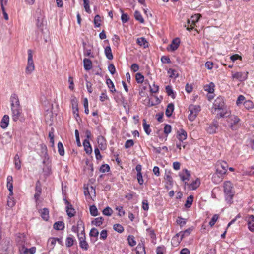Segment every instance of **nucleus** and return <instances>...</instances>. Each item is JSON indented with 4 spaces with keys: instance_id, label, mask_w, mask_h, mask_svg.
Instances as JSON below:
<instances>
[{
    "instance_id": "nucleus-43",
    "label": "nucleus",
    "mask_w": 254,
    "mask_h": 254,
    "mask_svg": "<svg viewBox=\"0 0 254 254\" xmlns=\"http://www.w3.org/2000/svg\"><path fill=\"white\" fill-rule=\"evenodd\" d=\"M90 212L92 216H96L98 215V210L95 205H92L90 207Z\"/></svg>"
},
{
    "instance_id": "nucleus-29",
    "label": "nucleus",
    "mask_w": 254,
    "mask_h": 254,
    "mask_svg": "<svg viewBox=\"0 0 254 254\" xmlns=\"http://www.w3.org/2000/svg\"><path fill=\"white\" fill-rule=\"evenodd\" d=\"M41 216L44 220H48L49 219V210L47 208H44L41 210Z\"/></svg>"
},
{
    "instance_id": "nucleus-54",
    "label": "nucleus",
    "mask_w": 254,
    "mask_h": 254,
    "mask_svg": "<svg viewBox=\"0 0 254 254\" xmlns=\"http://www.w3.org/2000/svg\"><path fill=\"white\" fill-rule=\"evenodd\" d=\"M7 1L8 0H0L1 6L3 11V16H8L4 8V5L6 4Z\"/></svg>"
},
{
    "instance_id": "nucleus-25",
    "label": "nucleus",
    "mask_w": 254,
    "mask_h": 254,
    "mask_svg": "<svg viewBox=\"0 0 254 254\" xmlns=\"http://www.w3.org/2000/svg\"><path fill=\"white\" fill-rule=\"evenodd\" d=\"M189 111L193 112L197 114L200 111V107L199 105H190L189 107Z\"/></svg>"
},
{
    "instance_id": "nucleus-19",
    "label": "nucleus",
    "mask_w": 254,
    "mask_h": 254,
    "mask_svg": "<svg viewBox=\"0 0 254 254\" xmlns=\"http://www.w3.org/2000/svg\"><path fill=\"white\" fill-rule=\"evenodd\" d=\"M83 64L84 69L88 71L92 68V63L90 59L85 58L83 60Z\"/></svg>"
},
{
    "instance_id": "nucleus-38",
    "label": "nucleus",
    "mask_w": 254,
    "mask_h": 254,
    "mask_svg": "<svg viewBox=\"0 0 254 254\" xmlns=\"http://www.w3.org/2000/svg\"><path fill=\"white\" fill-rule=\"evenodd\" d=\"M166 92L168 96H171L172 98H175V95L172 87L170 86H167L165 88Z\"/></svg>"
},
{
    "instance_id": "nucleus-22",
    "label": "nucleus",
    "mask_w": 254,
    "mask_h": 254,
    "mask_svg": "<svg viewBox=\"0 0 254 254\" xmlns=\"http://www.w3.org/2000/svg\"><path fill=\"white\" fill-rule=\"evenodd\" d=\"M138 45L140 46H143L144 48L148 47V42L143 37L138 38L136 41Z\"/></svg>"
},
{
    "instance_id": "nucleus-33",
    "label": "nucleus",
    "mask_w": 254,
    "mask_h": 254,
    "mask_svg": "<svg viewBox=\"0 0 254 254\" xmlns=\"http://www.w3.org/2000/svg\"><path fill=\"white\" fill-rule=\"evenodd\" d=\"M215 85L214 83L211 82L209 85H206L204 86V89L205 91L208 92L210 93H212L214 91Z\"/></svg>"
},
{
    "instance_id": "nucleus-49",
    "label": "nucleus",
    "mask_w": 254,
    "mask_h": 254,
    "mask_svg": "<svg viewBox=\"0 0 254 254\" xmlns=\"http://www.w3.org/2000/svg\"><path fill=\"white\" fill-rule=\"evenodd\" d=\"M112 213L113 210L109 207H107L103 210V214L106 216H110L112 215Z\"/></svg>"
},
{
    "instance_id": "nucleus-44",
    "label": "nucleus",
    "mask_w": 254,
    "mask_h": 254,
    "mask_svg": "<svg viewBox=\"0 0 254 254\" xmlns=\"http://www.w3.org/2000/svg\"><path fill=\"white\" fill-rule=\"evenodd\" d=\"M176 222L180 227H183L186 224V220L179 216L178 217L176 220Z\"/></svg>"
},
{
    "instance_id": "nucleus-28",
    "label": "nucleus",
    "mask_w": 254,
    "mask_h": 254,
    "mask_svg": "<svg viewBox=\"0 0 254 254\" xmlns=\"http://www.w3.org/2000/svg\"><path fill=\"white\" fill-rule=\"evenodd\" d=\"M200 180L197 178L196 180L193 181L190 185V188L191 190H195L199 187V186L200 185Z\"/></svg>"
},
{
    "instance_id": "nucleus-62",
    "label": "nucleus",
    "mask_w": 254,
    "mask_h": 254,
    "mask_svg": "<svg viewBox=\"0 0 254 254\" xmlns=\"http://www.w3.org/2000/svg\"><path fill=\"white\" fill-rule=\"evenodd\" d=\"M108 69L110 73L112 75L114 74L116 72V68L113 64H110L108 66Z\"/></svg>"
},
{
    "instance_id": "nucleus-24",
    "label": "nucleus",
    "mask_w": 254,
    "mask_h": 254,
    "mask_svg": "<svg viewBox=\"0 0 254 254\" xmlns=\"http://www.w3.org/2000/svg\"><path fill=\"white\" fill-rule=\"evenodd\" d=\"M53 228L57 230H62L64 228V223L63 221H58L54 223Z\"/></svg>"
},
{
    "instance_id": "nucleus-3",
    "label": "nucleus",
    "mask_w": 254,
    "mask_h": 254,
    "mask_svg": "<svg viewBox=\"0 0 254 254\" xmlns=\"http://www.w3.org/2000/svg\"><path fill=\"white\" fill-rule=\"evenodd\" d=\"M232 188V184L230 182L227 181L224 183V190L225 194L226 200L228 202L230 203H231L232 199L234 195Z\"/></svg>"
},
{
    "instance_id": "nucleus-55",
    "label": "nucleus",
    "mask_w": 254,
    "mask_h": 254,
    "mask_svg": "<svg viewBox=\"0 0 254 254\" xmlns=\"http://www.w3.org/2000/svg\"><path fill=\"white\" fill-rule=\"evenodd\" d=\"M86 88L88 90V92L89 93H91L93 92V88H92V84L91 82L88 81L86 79Z\"/></svg>"
},
{
    "instance_id": "nucleus-18",
    "label": "nucleus",
    "mask_w": 254,
    "mask_h": 254,
    "mask_svg": "<svg viewBox=\"0 0 254 254\" xmlns=\"http://www.w3.org/2000/svg\"><path fill=\"white\" fill-rule=\"evenodd\" d=\"M83 145L86 153L88 154H91L92 152V149L89 140L85 139L83 141Z\"/></svg>"
},
{
    "instance_id": "nucleus-5",
    "label": "nucleus",
    "mask_w": 254,
    "mask_h": 254,
    "mask_svg": "<svg viewBox=\"0 0 254 254\" xmlns=\"http://www.w3.org/2000/svg\"><path fill=\"white\" fill-rule=\"evenodd\" d=\"M35 66L33 60L32 51L31 49L28 50L27 65L25 69V72L27 74H30L34 70Z\"/></svg>"
},
{
    "instance_id": "nucleus-21",
    "label": "nucleus",
    "mask_w": 254,
    "mask_h": 254,
    "mask_svg": "<svg viewBox=\"0 0 254 254\" xmlns=\"http://www.w3.org/2000/svg\"><path fill=\"white\" fill-rule=\"evenodd\" d=\"M174 110V106L173 103H170L168 105L165 111V114L167 117H170Z\"/></svg>"
},
{
    "instance_id": "nucleus-64",
    "label": "nucleus",
    "mask_w": 254,
    "mask_h": 254,
    "mask_svg": "<svg viewBox=\"0 0 254 254\" xmlns=\"http://www.w3.org/2000/svg\"><path fill=\"white\" fill-rule=\"evenodd\" d=\"M142 209L145 211H147L149 209V206L148 201L147 200H144L142 202Z\"/></svg>"
},
{
    "instance_id": "nucleus-27",
    "label": "nucleus",
    "mask_w": 254,
    "mask_h": 254,
    "mask_svg": "<svg viewBox=\"0 0 254 254\" xmlns=\"http://www.w3.org/2000/svg\"><path fill=\"white\" fill-rule=\"evenodd\" d=\"M103 221L104 218L102 217H99L94 219V220L92 221V224L96 226H100L103 224Z\"/></svg>"
},
{
    "instance_id": "nucleus-23",
    "label": "nucleus",
    "mask_w": 254,
    "mask_h": 254,
    "mask_svg": "<svg viewBox=\"0 0 254 254\" xmlns=\"http://www.w3.org/2000/svg\"><path fill=\"white\" fill-rule=\"evenodd\" d=\"M105 54L107 58L109 60H112L113 56L112 53V50L110 46H107L105 48Z\"/></svg>"
},
{
    "instance_id": "nucleus-45",
    "label": "nucleus",
    "mask_w": 254,
    "mask_h": 254,
    "mask_svg": "<svg viewBox=\"0 0 254 254\" xmlns=\"http://www.w3.org/2000/svg\"><path fill=\"white\" fill-rule=\"evenodd\" d=\"M15 204V201L13 197L8 196L7 205L10 208L13 207Z\"/></svg>"
},
{
    "instance_id": "nucleus-42",
    "label": "nucleus",
    "mask_w": 254,
    "mask_h": 254,
    "mask_svg": "<svg viewBox=\"0 0 254 254\" xmlns=\"http://www.w3.org/2000/svg\"><path fill=\"white\" fill-rule=\"evenodd\" d=\"M114 229L118 233H121L124 230V227L119 224H115L113 226Z\"/></svg>"
},
{
    "instance_id": "nucleus-48",
    "label": "nucleus",
    "mask_w": 254,
    "mask_h": 254,
    "mask_svg": "<svg viewBox=\"0 0 254 254\" xmlns=\"http://www.w3.org/2000/svg\"><path fill=\"white\" fill-rule=\"evenodd\" d=\"M244 106L247 109H250L253 108V102L250 100H247L244 102Z\"/></svg>"
},
{
    "instance_id": "nucleus-10",
    "label": "nucleus",
    "mask_w": 254,
    "mask_h": 254,
    "mask_svg": "<svg viewBox=\"0 0 254 254\" xmlns=\"http://www.w3.org/2000/svg\"><path fill=\"white\" fill-rule=\"evenodd\" d=\"M200 17H191V19L187 20L188 26L187 30L190 31L193 28V25H195V23L198 22Z\"/></svg>"
},
{
    "instance_id": "nucleus-35",
    "label": "nucleus",
    "mask_w": 254,
    "mask_h": 254,
    "mask_svg": "<svg viewBox=\"0 0 254 254\" xmlns=\"http://www.w3.org/2000/svg\"><path fill=\"white\" fill-rule=\"evenodd\" d=\"M143 126L145 133L147 135H149L151 131L150 129V125L149 124H147L145 119L143 120Z\"/></svg>"
},
{
    "instance_id": "nucleus-53",
    "label": "nucleus",
    "mask_w": 254,
    "mask_h": 254,
    "mask_svg": "<svg viewBox=\"0 0 254 254\" xmlns=\"http://www.w3.org/2000/svg\"><path fill=\"white\" fill-rule=\"evenodd\" d=\"M219 218V216L217 214H215L213 216L211 221L209 222V225L212 227L214 225L215 223L217 221Z\"/></svg>"
},
{
    "instance_id": "nucleus-11",
    "label": "nucleus",
    "mask_w": 254,
    "mask_h": 254,
    "mask_svg": "<svg viewBox=\"0 0 254 254\" xmlns=\"http://www.w3.org/2000/svg\"><path fill=\"white\" fill-rule=\"evenodd\" d=\"M65 204H67L66 207V213L69 217H72L74 216L75 213V209L73 208L72 205L66 199H64Z\"/></svg>"
},
{
    "instance_id": "nucleus-34",
    "label": "nucleus",
    "mask_w": 254,
    "mask_h": 254,
    "mask_svg": "<svg viewBox=\"0 0 254 254\" xmlns=\"http://www.w3.org/2000/svg\"><path fill=\"white\" fill-rule=\"evenodd\" d=\"M14 165L17 170L21 168V161L18 154H16L14 157Z\"/></svg>"
},
{
    "instance_id": "nucleus-4",
    "label": "nucleus",
    "mask_w": 254,
    "mask_h": 254,
    "mask_svg": "<svg viewBox=\"0 0 254 254\" xmlns=\"http://www.w3.org/2000/svg\"><path fill=\"white\" fill-rule=\"evenodd\" d=\"M227 122L229 123V127L233 130H236L240 127L239 123L240 122V119L237 116L234 115L229 116Z\"/></svg>"
},
{
    "instance_id": "nucleus-32",
    "label": "nucleus",
    "mask_w": 254,
    "mask_h": 254,
    "mask_svg": "<svg viewBox=\"0 0 254 254\" xmlns=\"http://www.w3.org/2000/svg\"><path fill=\"white\" fill-rule=\"evenodd\" d=\"M106 84H107L111 92L113 93L114 92H116V90L115 88L114 84L110 79L109 78L106 80Z\"/></svg>"
},
{
    "instance_id": "nucleus-14",
    "label": "nucleus",
    "mask_w": 254,
    "mask_h": 254,
    "mask_svg": "<svg viewBox=\"0 0 254 254\" xmlns=\"http://www.w3.org/2000/svg\"><path fill=\"white\" fill-rule=\"evenodd\" d=\"M180 42V41L178 38H176L173 39L171 42V44H170L167 47V50L168 51L171 50V51L176 50L178 48Z\"/></svg>"
},
{
    "instance_id": "nucleus-31",
    "label": "nucleus",
    "mask_w": 254,
    "mask_h": 254,
    "mask_svg": "<svg viewBox=\"0 0 254 254\" xmlns=\"http://www.w3.org/2000/svg\"><path fill=\"white\" fill-rule=\"evenodd\" d=\"M75 239L73 237H67L65 240V245L67 247H71L74 244Z\"/></svg>"
},
{
    "instance_id": "nucleus-30",
    "label": "nucleus",
    "mask_w": 254,
    "mask_h": 254,
    "mask_svg": "<svg viewBox=\"0 0 254 254\" xmlns=\"http://www.w3.org/2000/svg\"><path fill=\"white\" fill-rule=\"evenodd\" d=\"M79 230H81V233H85V226L83 221L81 219H79L77 222L76 225Z\"/></svg>"
},
{
    "instance_id": "nucleus-50",
    "label": "nucleus",
    "mask_w": 254,
    "mask_h": 254,
    "mask_svg": "<svg viewBox=\"0 0 254 254\" xmlns=\"http://www.w3.org/2000/svg\"><path fill=\"white\" fill-rule=\"evenodd\" d=\"M99 235V231L95 228H93L91 229L89 235L90 237H97Z\"/></svg>"
},
{
    "instance_id": "nucleus-20",
    "label": "nucleus",
    "mask_w": 254,
    "mask_h": 254,
    "mask_svg": "<svg viewBox=\"0 0 254 254\" xmlns=\"http://www.w3.org/2000/svg\"><path fill=\"white\" fill-rule=\"evenodd\" d=\"M135 250L136 254H146L145 246L142 243H139Z\"/></svg>"
},
{
    "instance_id": "nucleus-17",
    "label": "nucleus",
    "mask_w": 254,
    "mask_h": 254,
    "mask_svg": "<svg viewBox=\"0 0 254 254\" xmlns=\"http://www.w3.org/2000/svg\"><path fill=\"white\" fill-rule=\"evenodd\" d=\"M9 116L7 115H5L3 117V118L1 121V122H0L1 127L3 129L6 128L9 124Z\"/></svg>"
},
{
    "instance_id": "nucleus-60",
    "label": "nucleus",
    "mask_w": 254,
    "mask_h": 254,
    "mask_svg": "<svg viewBox=\"0 0 254 254\" xmlns=\"http://www.w3.org/2000/svg\"><path fill=\"white\" fill-rule=\"evenodd\" d=\"M137 179L139 185H142L143 184L144 181L141 173H137Z\"/></svg>"
},
{
    "instance_id": "nucleus-61",
    "label": "nucleus",
    "mask_w": 254,
    "mask_h": 254,
    "mask_svg": "<svg viewBox=\"0 0 254 254\" xmlns=\"http://www.w3.org/2000/svg\"><path fill=\"white\" fill-rule=\"evenodd\" d=\"M168 73L170 74V76L172 78H176L178 77V74H176V71L173 69H169L168 71Z\"/></svg>"
},
{
    "instance_id": "nucleus-2",
    "label": "nucleus",
    "mask_w": 254,
    "mask_h": 254,
    "mask_svg": "<svg viewBox=\"0 0 254 254\" xmlns=\"http://www.w3.org/2000/svg\"><path fill=\"white\" fill-rule=\"evenodd\" d=\"M228 167V164L225 161H219L217 162L216 173L212 176L214 182L217 183L222 180L223 176L227 172Z\"/></svg>"
},
{
    "instance_id": "nucleus-12",
    "label": "nucleus",
    "mask_w": 254,
    "mask_h": 254,
    "mask_svg": "<svg viewBox=\"0 0 254 254\" xmlns=\"http://www.w3.org/2000/svg\"><path fill=\"white\" fill-rule=\"evenodd\" d=\"M16 243L18 247L25 245V236L23 234H18L16 235L15 239Z\"/></svg>"
},
{
    "instance_id": "nucleus-7",
    "label": "nucleus",
    "mask_w": 254,
    "mask_h": 254,
    "mask_svg": "<svg viewBox=\"0 0 254 254\" xmlns=\"http://www.w3.org/2000/svg\"><path fill=\"white\" fill-rule=\"evenodd\" d=\"M192 230L191 228H189L184 231L180 232L173 238L172 240L174 241L177 239V243H179L185 236L189 235Z\"/></svg>"
},
{
    "instance_id": "nucleus-41",
    "label": "nucleus",
    "mask_w": 254,
    "mask_h": 254,
    "mask_svg": "<svg viewBox=\"0 0 254 254\" xmlns=\"http://www.w3.org/2000/svg\"><path fill=\"white\" fill-rule=\"evenodd\" d=\"M58 152L61 156H64V150L63 145L62 142H59L58 143Z\"/></svg>"
},
{
    "instance_id": "nucleus-39",
    "label": "nucleus",
    "mask_w": 254,
    "mask_h": 254,
    "mask_svg": "<svg viewBox=\"0 0 254 254\" xmlns=\"http://www.w3.org/2000/svg\"><path fill=\"white\" fill-rule=\"evenodd\" d=\"M37 21V25L39 28L43 27L46 23L44 20V17H38Z\"/></svg>"
},
{
    "instance_id": "nucleus-9",
    "label": "nucleus",
    "mask_w": 254,
    "mask_h": 254,
    "mask_svg": "<svg viewBox=\"0 0 254 254\" xmlns=\"http://www.w3.org/2000/svg\"><path fill=\"white\" fill-rule=\"evenodd\" d=\"M218 126V122L216 120H214L212 123L208 125V127L206 128V131L209 134L215 133Z\"/></svg>"
},
{
    "instance_id": "nucleus-47",
    "label": "nucleus",
    "mask_w": 254,
    "mask_h": 254,
    "mask_svg": "<svg viewBox=\"0 0 254 254\" xmlns=\"http://www.w3.org/2000/svg\"><path fill=\"white\" fill-rule=\"evenodd\" d=\"M20 254H28V249L25 247V245L18 247Z\"/></svg>"
},
{
    "instance_id": "nucleus-40",
    "label": "nucleus",
    "mask_w": 254,
    "mask_h": 254,
    "mask_svg": "<svg viewBox=\"0 0 254 254\" xmlns=\"http://www.w3.org/2000/svg\"><path fill=\"white\" fill-rule=\"evenodd\" d=\"M144 77L140 73H137L135 75V80L138 83H142L144 81Z\"/></svg>"
},
{
    "instance_id": "nucleus-59",
    "label": "nucleus",
    "mask_w": 254,
    "mask_h": 254,
    "mask_svg": "<svg viewBox=\"0 0 254 254\" xmlns=\"http://www.w3.org/2000/svg\"><path fill=\"white\" fill-rule=\"evenodd\" d=\"M171 126L170 125H166L164 128V132L165 134H168L171 131Z\"/></svg>"
},
{
    "instance_id": "nucleus-63",
    "label": "nucleus",
    "mask_w": 254,
    "mask_h": 254,
    "mask_svg": "<svg viewBox=\"0 0 254 254\" xmlns=\"http://www.w3.org/2000/svg\"><path fill=\"white\" fill-rule=\"evenodd\" d=\"M245 98L243 95H239L236 101V104L238 106L241 104L245 100Z\"/></svg>"
},
{
    "instance_id": "nucleus-16",
    "label": "nucleus",
    "mask_w": 254,
    "mask_h": 254,
    "mask_svg": "<svg viewBox=\"0 0 254 254\" xmlns=\"http://www.w3.org/2000/svg\"><path fill=\"white\" fill-rule=\"evenodd\" d=\"M187 136V132L183 129H180L177 131V138L181 142L186 139Z\"/></svg>"
},
{
    "instance_id": "nucleus-37",
    "label": "nucleus",
    "mask_w": 254,
    "mask_h": 254,
    "mask_svg": "<svg viewBox=\"0 0 254 254\" xmlns=\"http://www.w3.org/2000/svg\"><path fill=\"white\" fill-rule=\"evenodd\" d=\"M56 243V238H50L49 239L48 241V245L49 246L51 249H53Z\"/></svg>"
},
{
    "instance_id": "nucleus-51",
    "label": "nucleus",
    "mask_w": 254,
    "mask_h": 254,
    "mask_svg": "<svg viewBox=\"0 0 254 254\" xmlns=\"http://www.w3.org/2000/svg\"><path fill=\"white\" fill-rule=\"evenodd\" d=\"M109 170L110 167L108 164H103L100 168V171L102 173L108 172Z\"/></svg>"
},
{
    "instance_id": "nucleus-15",
    "label": "nucleus",
    "mask_w": 254,
    "mask_h": 254,
    "mask_svg": "<svg viewBox=\"0 0 254 254\" xmlns=\"http://www.w3.org/2000/svg\"><path fill=\"white\" fill-rule=\"evenodd\" d=\"M249 229L254 232V216L250 215L247 218Z\"/></svg>"
},
{
    "instance_id": "nucleus-1",
    "label": "nucleus",
    "mask_w": 254,
    "mask_h": 254,
    "mask_svg": "<svg viewBox=\"0 0 254 254\" xmlns=\"http://www.w3.org/2000/svg\"><path fill=\"white\" fill-rule=\"evenodd\" d=\"M10 102L12 120L14 122H16L22 114V109L20 105L18 96L16 94H13L11 95Z\"/></svg>"
},
{
    "instance_id": "nucleus-36",
    "label": "nucleus",
    "mask_w": 254,
    "mask_h": 254,
    "mask_svg": "<svg viewBox=\"0 0 254 254\" xmlns=\"http://www.w3.org/2000/svg\"><path fill=\"white\" fill-rule=\"evenodd\" d=\"M193 200V196L192 195L189 196L186 201L185 206L186 208H190L192 204Z\"/></svg>"
},
{
    "instance_id": "nucleus-26",
    "label": "nucleus",
    "mask_w": 254,
    "mask_h": 254,
    "mask_svg": "<svg viewBox=\"0 0 254 254\" xmlns=\"http://www.w3.org/2000/svg\"><path fill=\"white\" fill-rule=\"evenodd\" d=\"M183 172H184L186 174V176H185L184 175H183L182 174H180L179 176L181 178V180L183 181H185L186 180H189V177L190 176V172L186 169H184L183 170Z\"/></svg>"
},
{
    "instance_id": "nucleus-52",
    "label": "nucleus",
    "mask_w": 254,
    "mask_h": 254,
    "mask_svg": "<svg viewBox=\"0 0 254 254\" xmlns=\"http://www.w3.org/2000/svg\"><path fill=\"white\" fill-rule=\"evenodd\" d=\"M84 7L85 11L88 13H90L91 10L89 7V0H83Z\"/></svg>"
},
{
    "instance_id": "nucleus-6",
    "label": "nucleus",
    "mask_w": 254,
    "mask_h": 254,
    "mask_svg": "<svg viewBox=\"0 0 254 254\" xmlns=\"http://www.w3.org/2000/svg\"><path fill=\"white\" fill-rule=\"evenodd\" d=\"M213 108L215 111L216 110L223 111L225 109V103L222 97L219 96L215 100L213 103Z\"/></svg>"
},
{
    "instance_id": "nucleus-56",
    "label": "nucleus",
    "mask_w": 254,
    "mask_h": 254,
    "mask_svg": "<svg viewBox=\"0 0 254 254\" xmlns=\"http://www.w3.org/2000/svg\"><path fill=\"white\" fill-rule=\"evenodd\" d=\"M150 91L151 93H157L158 91L159 87L155 84H153L152 86L149 85Z\"/></svg>"
},
{
    "instance_id": "nucleus-57",
    "label": "nucleus",
    "mask_w": 254,
    "mask_h": 254,
    "mask_svg": "<svg viewBox=\"0 0 254 254\" xmlns=\"http://www.w3.org/2000/svg\"><path fill=\"white\" fill-rule=\"evenodd\" d=\"M134 145V142L133 140L129 139L126 141L125 144V147L126 148H128L131 146H133Z\"/></svg>"
},
{
    "instance_id": "nucleus-8",
    "label": "nucleus",
    "mask_w": 254,
    "mask_h": 254,
    "mask_svg": "<svg viewBox=\"0 0 254 254\" xmlns=\"http://www.w3.org/2000/svg\"><path fill=\"white\" fill-rule=\"evenodd\" d=\"M77 237L79 241L80 247L84 250H87L89 245L86 241L85 233L78 234Z\"/></svg>"
},
{
    "instance_id": "nucleus-13",
    "label": "nucleus",
    "mask_w": 254,
    "mask_h": 254,
    "mask_svg": "<svg viewBox=\"0 0 254 254\" xmlns=\"http://www.w3.org/2000/svg\"><path fill=\"white\" fill-rule=\"evenodd\" d=\"M248 74V72H246V73L238 72L232 75V77L233 78L237 79L239 80L240 81H243L247 79Z\"/></svg>"
},
{
    "instance_id": "nucleus-58",
    "label": "nucleus",
    "mask_w": 254,
    "mask_h": 254,
    "mask_svg": "<svg viewBox=\"0 0 254 254\" xmlns=\"http://www.w3.org/2000/svg\"><path fill=\"white\" fill-rule=\"evenodd\" d=\"M190 114L188 116V119L190 121H193L195 120L196 117H197V114L193 112H190Z\"/></svg>"
},
{
    "instance_id": "nucleus-46",
    "label": "nucleus",
    "mask_w": 254,
    "mask_h": 254,
    "mask_svg": "<svg viewBox=\"0 0 254 254\" xmlns=\"http://www.w3.org/2000/svg\"><path fill=\"white\" fill-rule=\"evenodd\" d=\"M128 243L129 246L133 247L136 245V242L134 240L133 236L129 235L127 238Z\"/></svg>"
}]
</instances>
